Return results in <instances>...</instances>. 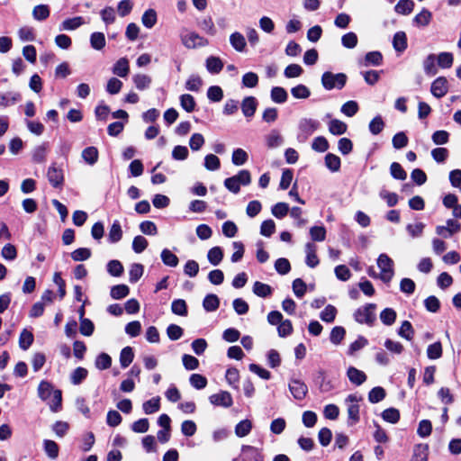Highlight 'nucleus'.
I'll list each match as a JSON object with an SVG mask.
<instances>
[{"label":"nucleus","instance_id":"1","mask_svg":"<svg viewBox=\"0 0 461 461\" xmlns=\"http://www.w3.org/2000/svg\"><path fill=\"white\" fill-rule=\"evenodd\" d=\"M376 305L375 303H366L357 308L354 312V320L359 324H366L369 327L374 326L376 321L375 310Z\"/></svg>","mask_w":461,"mask_h":461},{"label":"nucleus","instance_id":"2","mask_svg":"<svg viewBox=\"0 0 461 461\" xmlns=\"http://www.w3.org/2000/svg\"><path fill=\"white\" fill-rule=\"evenodd\" d=\"M348 77L344 73L334 74L326 71L321 76V85L326 90L342 89L347 83Z\"/></svg>","mask_w":461,"mask_h":461},{"label":"nucleus","instance_id":"3","mask_svg":"<svg viewBox=\"0 0 461 461\" xmlns=\"http://www.w3.org/2000/svg\"><path fill=\"white\" fill-rule=\"evenodd\" d=\"M393 265V259L387 254L382 253L379 255L377 267L381 270L379 278L383 282L389 283L393 279L394 275Z\"/></svg>","mask_w":461,"mask_h":461},{"label":"nucleus","instance_id":"4","mask_svg":"<svg viewBox=\"0 0 461 461\" xmlns=\"http://www.w3.org/2000/svg\"><path fill=\"white\" fill-rule=\"evenodd\" d=\"M321 123L317 120L311 118H303L298 124L297 140L300 142H304L308 138L318 130Z\"/></svg>","mask_w":461,"mask_h":461},{"label":"nucleus","instance_id":"5","mask_svg":"<svg viewBox=\"0 0 461 461\" xmlns=\"http://www.w3.org/2000/svg\"><path fill=\"white\" fill-rule=\"evenodd\" d=\"M361 397H358L357 394H349L345 402L347 404V411H348V425L353 426L357 424L359 420V401Z\"/></svg>","mask_w":461,"mask_h":461},{"label":"nucleus","instance_id":"6","mask_svg":"<svg viewBox=\"0 0 461 461\" xmlns=\"http://www.w3.org/2000/svg\"><path fill=\"white\" fill-rule=\"evenodd\" d=\"M181 41L183 45L188 49H195L204 47L209 44L207 39L199 35L194 32H190L185 34H181Z\"/></svg>","mask_w":461,"mask_h":461},{"label":"nucleus","instance_id":"7","mask_svg":"<svg viewBox=\"0 0 461 461\" xmlns=\"http://www.w3.org/2000/svg\"><path fill=\"white\" fill-rule=\"evenodd\" d=\"M288 387L294 398L298 401L303 400L308 393V386L299 379H291Z\"/></svg>","mask_w":461,"mask_h":461},{"label":"nucleus","instance_id":"8","mask_svg":"<svg viewBox=\"0 0 461 461\" xmlns=\"http://www.w3.org/2000/svg\"><path fill=\"white\" fill-rule=\"evenodd\" d=\"M448 81L445 77H437L431 84L430 92L436 98H442L448 92Z\"/></svg>","mask_w":461,"mask_h":461},{"label":"nucleus","instance_id":"9","mask_svg":"<svg viewBox=\"0 0 461 461\" xmlns=\"http://www.w3.org/2000/svg\"><path fill=\"white\" fill-rule=\"evenodd\" d=\"M47 177H48L50 184L54 188H59L63 185V182H64L63 170L61 168L57 167L55 164H52L48 168Z\"/></svg>","mask_w":461,"mask_h":461},{"label":"nucleus","instance_id":"10","mask_svg":"<svg viewBox=\"0 0 461 461\" xmlns=\"http://www.w3.org/2000/svg\"><path fill=\"white\" fill-rule=\"evenodd\" d=\"M209 401L212 404L216 406H221L229 408L232 405L233 400L230 393L227 391H221L218 393H214L209 397Z\"/></svg>","mask_w":461,"mask_h":461},{"label":"nucleus","instance_id":"11","mask_svg":"<svg viewBox=\"0 0 461 461\" xmlns=\"http://www.w3.org/2000/svg\"><path fill=\"white\" fill-rule=\"evenodd\" d=\"M258 104V103L256 97H245L241 102V111L243 115L249 120L252 118L257 111Z\"/></svg>","mask_w":461,"mask_h":461},{"label":"nucleus","instance_id":"12","mask_svg":"<svg viewBox=\"0 0 461 461\" xmlns=\"http://www.w3.org/2000/svg\"><path fill=\"white\" fill-rule=\"evenodd\" d=\"M305 254H306V258H305L306 265L311 268L316 267L320 263V260L317 256L316 245L312 242L306 243L305 244Z\"/></svg>","mask_w":461,"mask_h":461},{"label":"nucleus","instance_id":"13","mask_svg":"<svg viewBox=\"0 0 461 461\" xmlns=\"http://www.w3.org/2000/svg\"><path fill=\"white\" fill-rule=\"evenodd\" d=\"M241 451L243 454L242 461H263L261 452L252 446H242Z\"/></svg>","mask_w":461,"mask_h":461},{"label":"nucleus","instance_id":"14","mask_svg":"<svg viewBox=\"0 0 461 461\" xmlns=\"http://www.w3.org/2000/svg\"><path fill=\"white\" fill-rule=\"evenodd\" d=\"M347 375L348 380L357 386L361 385L366 380V374L354 366L348 367L347 371Z\"/></svg>","mask_w":461,"mask_h":461},{"label":"nucleus","instance_id":"15","mask_svg":"<svg viewBox=\"0 0 461 461\" xmlns=\"http://www.w3.org/2000/svg\"><path fill=\"white\" fill-rule=\"evenodd\" d=\"M21 99L22 96L17 92L0 93V107H8L14 105Z\"/></svg>","mask_w":461,"mask_h":461},{"label":"nucleus","instance_id":"16","mask_svg":"<svg viewBox=\"0 0 461 461\" xmlns=\"http://www.w3.org/2000/svg\"><path fill=\"white\" fill-rule=\"evenodd\" d=\"M230 43L235 50L239 52L245 51L247 42L244 35L240 32H235L231 33L230 35Z\"/></svg>","mask_w":461,"mask_h":461},{"label":"nucleus","instance_id":"17","mask_svg":"<svg viewBox=\"0 0 461 461\" xmlns=\"http://www.w3.org/2000/svg\"><path fill=\"white\" fill-rule=\"evenodd\" d=\"M432 19V13L426 8H422V10L417 14L412 22L418 27H426L428 26Z\"/></svg>","mask_w":461,"mask_h":461},{"label":"nucleus","instance_id":"18","mask_svg":"<svg viewBox=\"0 0 461 461\" xmlns=\"http://www.w3.org/2000/svg\"><path fill=\"white\" fill-rule=\"evenodd\" d=\"M267 146L269 149H276L283 145L284 139L280 132L274 129L266 136Z\"/></svg>","mask_w":461,"mask_h":461},{"label":"nucleus","instance_id":"19","mask_svg":"<svg viewBox=\"0 0 461 461\" xmlns=\"http://www.w3.org/2000/svg\"><path fill=\"white\" fill-rule=\"evenodd\" d=\"M393 46L397 52H402L407 49V36L404 32H397L393 35Z\"/></svg>","mask_w":461,"mask_h":461},{"label":"nucleus","instance_id":"20","mask_svg":"<svg viewBox=\"0 0 461 461\" xmlns=\"http://www.w3.org/2000/svg\"><path fill=\"white\" fill-rule=\"evenodd\" d=\"M86 22L82 16H76L73 18L66 19L60 25V30L73 31L85 24Z\"/></svg>","mask_w":461,"mask_h":461},{"label":"nucleus","instance_id":"21","mask_svg":"<svg viewBox=\"0 0 461 461\" xmlns=\"http://www.w3.org/2000/svg\"><path fill=\"white\" fill-rule=\"evenodd\" d=\"M252 427V421L250 420H242L235 426V434L239 438H244L250 433Z\"/></svg>","mask_w":461,"mask_h":461},{"label":"nucleus","instance_id":"22","mask_svg":"<svg viewBox=\"0 0 461 461\" xmlns=\"http://www.w3.org/2000/svg\"><path fill=\"white\" fill-rule=\"evenodd\" d=\"M271 100L276 104H284L287 101L288 94L284 87L274 86L270 92Z\"/></svg>","mask_w":461,"mask_h":461},{"label":"nucleus","instance_id":"23","mask_svg":"<svg viewBox=\"0 0 461 461\" xmlns=\"http://www.w3.org/2000/svg\"><path fill=\"white\" fill-rule=\"evenodd\" d=\"M223 68V63L221 59L218 57L210 56L206 59V69L211 74H218L221 71Z\"/></svg>","mask_w":461,"mask_h":461},{"label":"nucleus","instance_id":"24","mask_svg":"<svg viewBox=\"0 0 461 461\" xmlns=\"http://www.w3.org/2000/svg\"><path fill=\"white\" fill-rule=\"evenodd\" d=\"M220 306V300L216 294H207L203 301V307L206 312H215Z\"/></svg>","mask_w":461,"mask_h":461},{"label":"nucleus","instance_id":"25","mask_svg":"<svg viewBox=\"0 0 461 461\" xmlns=\"http://www.w3.org/2000/svg\"><path fill=\"white\" fill-rule=\"evenodd\" d=\"M157 12L154 9L146 10L141 16V23L148 29L153 28L157 23Z\"/></svg>","mask_w":461,"mask_h":461},{"label":"nucleus","instance_id":"26","mask_svg":"<svg viewBox=\"0 0 461 461\" xmlns=\"http://www.w3.org/2000/svg\"><path fill=\"white\" fill-rule=\"evenodd\" d=\"M134 358V352L131 347L123 348L120 354V364L122 368L128 367Z\"/></svg>","mask_w":461,"mask_h":461},{"label":"nucleus","instance_id":"27","mask_svg":"<svg viewBox=\"0 0 461 461\" xmlns=\"http://www.w3.org/2000/svg\"><path fill=\"white\" fill-rule=\"evenodd\" d=\"M144 272V267L140 263H133L130 267L129 270V281L131 284L137 283L142 276Z\"/></svg>","mask_w":461,"mask_h":461},{"label":"nucleus","instance_id":"28","mask_svg":"<svg viewBox=\"0 0 461 461\" xmlns=\"http://www.w3.org/2000/svg\"><path fill=\"white\" fill-rule=\"evenodd\" d=\"M48 143H42L34 148L32 151V161L35 163H43L46 160Z\"/></svg>","mask_w":461,"mask_h":461},{"label":"nucleus","instance_id":"29","mask_svg":"<svg viewBox=\"0 0 461 461\" xmlns=\"http://www.w3.org/2000/svg\"><path fill=\"white\" fill-rule=\"evenodd\" d=\"M160 258L162 262L170 267H176L178 265V258L168 249H164L161 251Z\"/></svg>","mask_w":461,"mask_h":461},{"label":"nucleus","instance_id":"30","mask_svg":"<svg viewBox=\"0 0 461 461\" xmlns=\"http://www.w3.org/2000/svg\"><path fill=\"white\" fill-rule=\"evenodd\" d=\"M133 83L137 89L143 91L148 89L151 84V77L144 74H137L132 77Z\"/></svg>","mask_w":461,"mask_h":461},{"label":"nucleus","instance_id":"31","mask_svg":"<svg viewBox=\"0 0 461 461\" xmlns=\"http://www.w3.org/2000/svg\"><path fill=\"white\" fill-rule=\"evenodd\" d=\"M43 448L46 455L51 458L56 459L59 456V445L51 439L43 440Z\"/></svg>","mask_w":461,"mask_h":461},{"label":"nucleus","instance_id":"32","mask_svg":"<svg viewBox=\"0 0 461 461\" xmlns=\"http://www.w3.org/2000/svg\"><path fill=\"white\" fill-rule=\"evenodd\" d=\"M123 310L128 314H135L140 311V303L136 299L131 298L125 303L123 309L117 305V316L122 314Z\"/></svg>","mask_w":461,"mask_h":461},{"label":"nucleus","instance_id":"33","mask_svg":"<svg viewBox=\"0 0 461 461\" xmlns=\"http://www.w3.org/2000/svg\"><path fill=\"white\" fill-rule=\"evenodd\" d=\"M325 166L331 172H338L340 168L341 161L340 158L332 153H328L324 158Z\"/></svg>","mask_w":461,"mask_h":461},{"label":"nucleus","instance_id":"34","mask_svg":"<svg viewBox=\"0 0 461 461\" xmlns=\"http://www.w3.org/2000/svg\"><path fill=\"white\" fill-rule=\"evenodd\" d=\"M171 311L176 315L186 316L188 311L185 301L183 299H175L171 303Z\"/></svg>","mask_w":461,"mask_h":461},{"label":"nucleus","instance_id":"35","mask_svg":"<svg viewBox=\"0 0 461 461\" xmlns=\"http://www.w3.org/2000/svg\"><path fill=\"white\" fill-rule=\"evenodd\" d=\"M54 390L50 383L41 381L38 386V395L42 401L50 399Z\"/></svg>","mask_w":461,"mask_h":461},{"label":"nucleus","instance_id":"36","mask_svg":"<svg viewBox=\"0 0 461 461\" xmlns=\"http://www.w3.org/2000/svg\"><path fill=\"white\" fill-rule=\"evenodd\" d=\"M414 7V2L412 0H400L394 10L397 14L407 15L410 14Z\"/></svg>","mask_w":461,"mask_h":461},{"label":"nucleus","instance_id":"37","mask_svg":"<svg viewBox=\"0 0 461 461\" xmlns=\"http://www.w3.org/2000/svg\"><path fill=\"white\" fill-rule=\"evenodd\" d=\"M396 317V312L393 308H385L380 312V320L386 326L393 325Z\"/></svg>","mask_w":461,"mask_h":461},{"label":"nucleus","instance_id":"38","mask_svg":"<svg viewBox=\"0 0 461 461\" xmlns=\"http://www.w3.org/2000/svg\"><path fill=\"white\" fill-rule=\"evenodd\" d=\"M253 293L259 297L265 298L272 294V288L267 284L257 281L253 285Z\"/></svg>","mask_w":461,"mask_h":461},{"label":"nucleus","instance_id":"39","mask_svg":"<svg viewBox=\"0 0 461 461\" xmlns=\"http://www.w3.org/2000/svg\"><path fill=\"white\" fill-rule=\"evenodd\" d=\"M83 159L89 165H94L98 159V150L95 147H87L82 151Z\"/></svg>","mask_w":461,"mask_h":461},{"label":"nucleus","instance_id":"40","mask_svg":"<svg viewBox=\"0 0 461 461\" xmlns=\"http://www.w3.org/2000/svg\"><path fill=\"white\" fill-rule=\"evenodd\" d=\"M329 131L333 135H342L347 131V124L338 119H333L329 123Z\"/></svg>","mask_w":461,"mask_h":461},{"label":"nucleus","instance_id":"41","mask_svg":"<svg viewBox=\"0 0 461 461\" xmlns=\"http://www.w3.org/2000/svg\"><path fill=\"white\" fill-rule=\"evenodd\" d=\"M248 153L244 149L238 148L232 152L231 162L235 166H242L248 161Z\"/></svg>","mask_w":461,"mask_h":461},{"label":"nucleus","instance_id":"42","mask_svg":"<svg viewBox=\"0 0 461 461\" xmlns=\"http://www.w3.org/2000/svg\"><path fill=\"white\" fill-rule=\"evenodd\" d=\"M223 258L222 249L220 247L212 248L207 254L209 262L213 266H218Z\"/></svg>","mask_w":461,"mask_h":461},{"label":"nucleus","instance_id":"43","mask_svg":"<svg viewBox=\"0 0 461 461\" xmlns=\"http://www.w3.org/2000/svg\"><path fill=\"white\" fill-rule=\"evenodd\" d=\"M33 342V334L27 330L26 329L23 330L19 338V347L23 350H27Z\"/></svg>","mask_w":461,"mask_h":461},{"label":"nucleus","instance_id":"44","mask_svg":"<svg viewBox=\"0 0 461 461\" xmlns=\"http://www.w3.org/2000/svg\"><path fill=\"white\" fill-rule=\"evenodd\" d=\"M143 411L146 414H152L157 412L160 408V398L158 396L146 401L142 405Z\"/></svg>","mask_w":461,"mask_h":461},{"label":"nucleus","instance_id":"45","mask_svg":"<svg viewBox=\"0 0 461 461\" xmlns=\"http://www.w3.org/2000/svg\"><path fill=\"white\" fill-rule=\"evenodd\" d=\"M291 94L296 99H306L311 95V91L305 85L299 84L291 88Z\"/></svg>","mask_w":461,"mask_h":461},{"label":"nucleus","instance_id":"46","mask_svg":"<svg viewBox=\"0 0 461 461\" xmlns=\"http://www.w3.org/2000/svg\"><path fill=\"white\" fill-rule=\"evenodd\" d=\"M32 16L37 21H44L50 16V8L47 5H36L32 10Z\"/></svg>","mask_w":461,"mask_h":461},{"label":"nucleus","instance_id":"47","mask_svg":"<svg viewBox=\"0 0 461 461\" xmlns=\"http://www.w3.org/2000/svg\"><path fill=\"white\" fill-rule=\"evenodd\" d=\"M91 47L96 50H102L105 46V37L103 32H93L90 36Z\"/></svg>","mask_w":461,"mask_h":461},{"label":"nucleus","instance_id":"48","mask_svg":"<svg viewBox=\"0 0 461 461\" xmlns=\"http://www.w3.org/2000/svg\"><path fill=\"white\" fill-rule=\"evenodd\" d=\"M337 315V309L335 306L329 304L321 312L320 318L321 321L330 323L333 322Z\"/></svg>","mask_w":461,"mask_h":461},{"label":"nucleus","instance_id":"49","mask_svg":"<svg viewBox=\"0 0 461 461\" xmlns=\"http://www.w3.org/2000/svg\"><path fill=\"white\" fill-rule=\"evenodd\" d=\"M202 86L203 80L197 75H191L185 82V88L188 91L198 92Z\"/></svg>","mask_w":461,"mask_h":461},{"label":"nucleus","instance_id":"50","mask_svg":"<svg viewBox=\"0 0 461 461\" xmlns=\"http://www.w3.org/2000/svg\"><path fill=\"white\" fill-rule=\"evenodd\" d=\"M398 335L407 340H411L414 335V330L411 323L409 321H402L399 330Z\"/></svg>","mask_w":461,"mask_h":461},{"label":"nucleus","instance_id":"51","mask_svg":"<svg viewBox=\"0 0 461 461\" xmlns=\"http://www.w3.org/2000/svg\"><path fill=\"white\" fill-rule=\"evenodd\" d=\"M112 357L106 353L99 354L95 358V367L99 370H105L112 366Z\"/></svg>","mask_w":461,"mask_h":461},{"label":"nucleus","instance_id":"52","mask_svg":"<svg viewBox=\"0 0 461 461\" xmlns=\"http://www.w3.org/2000/svg\"><path fill=\"white\" fill-rule=\"evenodd\" d=\"M382 418L384 420L390 422L392 424H395L400 420V412L395 408H388L384 410L382 414Z\"/></svg>","mask_w":461,"mask_h":461},{"label":"nucleus","instance_id":"53","mask_svg":"<svg viewBox=\"0 0 461 461\" xmlns=\"http://www.w3.org/2000/svg\"><path fill=\"white\" fill-rule=\"evenodd\" d=\"M436 56L434 54H429L423 62V68L427 75L434 76L437 74L438 70L436 68Z\"/></svg>","mask_w":461,"mask_h":461},{"label":"nucleus","instance_id":"54","mask_svg":"<svg viewBox=\"0 0 461 461\" xmlns=\"http://www.w3.org/2000/svg\"><path fill=\"white\" fill-rule=\"evenodd\" d=\"M180 105L187 113H192L195 108L194 98L189 94H184L180 96Z\"/></svg>","mask_w":461,"mask_h":461},{"label":"nucleus","instance_id":"55","mask_svg":"<svg viewBox=\"0 0 461 461\" xmlns=\"http://www.w3.org/2000/svg\"><path fill=\"white\" fill-rule=\"evenodd\" d=\"M438 67L449 68L453 65V54L450 52H441L436 57Z\"/></svg>","mask_w":461,"mask_h":461},{"label":"nucleus","instance_id":"56","mask_svg":"<svg viewBox=\"0 0 461 461\" xmlns=\"http://www.w3.org/2000/svg\"><path fill=\"white\" fill-rule=\"evenodd\" d=\"M221 167V161L216 155L208 154L204 158V167L210 171L218 170Z\"/></svg>","mask_w":461,"mask_h":461},{"label":"nucleus","instance_id":"57","mask_svg":"<svg viewBox=\"0 0 461 461\" xmlns=\"http://www.w3.org/2000/svg\"><path fill=\"white\" fill-rule=\"evenodd\" d=\"M385 397V391L383 387H374L368 393V400L372 403H377Z\"/></svg>","mask_w":461,"mask_h":461},{"label":"nucleus","instance_id":"58","mask_svg":"<svg viewBox=\"0 0 461 461\" xmlns=\"http://www.w3.org/2000/svg\"><path fill=\"white\" fill-rule=\"evenodd\" d=\"M310 236L313 241H323L326 239V229L324 226H313L310 229Z\"/></svg>","mask_w":461,"mask_h":461},{"label":"nucleus","instance_id":"59","mask_svg":"<svg viewBox=\"0 0 461 461\" xmlns=\"http://www.w3.org/2000/svg\"><path fill=\"white\" fill-rule=\"evenodd\" d=\"M288 212H290L289 205L286 203H277L271 209L272 214L277 219L284 218Z\"/></svg>","mask_w":461,"mask_h":461},{"label":"nucleus","instance_id":"60","mask_svg":"<svg viewBox=\"0 0 461 461\" xmlns=\"http://www.w3.org/2000/svg\"><path fill=\"white\" fill-rule=\"evenodd\" d=\"M391 176L398 180H405L407 174L398 162H393L390 166Z\"/></svg>","mask_w":461,"mask_h":461},{"label":"nucleus","instance_id":"61","mask_svg":"<svg viewBox=\"0 0 461 461\" xmlns=\"http://www.w3.org/2000/svg\"><path fill=\"white\" fill-rule=\"evenodd\" d=\"M383 56L379 51H370L365 56V66H379L382 63Z\"/></svg>","mask_w":461,"mask_h":461},{"label":"nucleus","instance_id":"62","mask_svg":"<svg viewBox=\"0 0 461 461\" xmlns=\"http://www.w3.org/2000/svg\"><path fill=\"white\" fill-rule=\"evenodd\" d=\"M357 36L355 32H350L341 37V44L347 49H353L357 45Z\"/></svg>","mask_w":461,"mask_h":461},{"label":"nucleus","instance_id":"63","mask_svg":"<svg viewBox=\"0 0 461 461\" xmlns=\"http://www.w3.org/2000/svg\"><path fill=\"white\" fill-rule=\"evenodd\" d=\"M191 385L197 389L202 390L207 385V379L200 374H193L189 378Z\"/></svg>","mask_w":461,"mask_h":461},{"label":"nucleus","instance_id":"64","mask_svg":"<svg viewBox=\"0 0 461 461\" xmlns=\"http://www.w3.org/2000/svg\"><path fill=\"white\" fill-rule=\"evenodd\" d=\"M346 334V330L341 326H336L331 330L330 339L335 344L339 345L344 339Z\"/></svg>","mask_w":461,"mask_h":461}]
</instances>
